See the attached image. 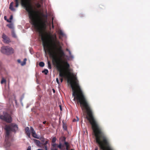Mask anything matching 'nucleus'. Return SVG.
I'll return each mask as SVG.
<instances>
[{
  "label": "nucleus",
  "mask_w": 150,
  "mask_h": 150,
  "mask_svg": "<svg viewBox=\"0 0 150 150\" xmlns=\"http://www.w3.org/2000/svg\"><path fill=\"white\" fill-rule=\"evenodd\" d=\"M49 45L46 36L42 34L41 35V40L44 50L46 53V50L52 58V62L54 64H55L57 69L59 71V76L63 78L65 76L63 71V67L61 63L63 62L64 65V68L66 70H69L70 65L67 62H63L62 58L65 56V54L61 47L58 48L57 45L59 44L55 35L50 37Z\"/></svg>",
  "instance_id": "obj_1"
},
{
  "label": "nucleus",
  "mask_w": 150,
  "mask_h": 150,
  "mask_svg": "<svg viewBox=\"0 0 150 150\" xmlns=\"http://www.w3.org/2000/svg\"><path fill=\"white\" fill-rule=\"evenodd\" d=\"M18 125L15 123H11L5 126V129L6 131L5 135V144L6 147H9L11 145V141H12L11 136L10 135L11 131L15 132L18 129Z\"/></svg>",
  "instance_id": "obj_2"
},
{
  "label": "nucleus",
  "mask_w": 150,
  "mask_h": 150,
  "mask_svg": "<svg viewBox=\"0 0 150 150\" xmlns=\"http://www.w3.org/2000/svg\"><path fill=\"white\" fill-rule=\"evenodd\" d=\"M1 52L7 55L12 54L14 52V50L8 46H4L1 47Z\"/></svg>",
  "instance_id": "obj_3"
},
{
  "label": "nucleus",
  "mask_w": 150,
  "mask_h": 150,
  "mask_svg": "<svg viewBox=\"0 0 150 150\" xmlns=\"http://www.w3.org/2000/svg\"><path fill=\"white\" fill-rule=\"evenodd\" d=\"M0 119L9 123L11 122L12 121L11 116L7 113H4V115H0Z\"/></svg>",
  "instance_id": "obj_4"
},
{
  "label": "nucleus",
  "mask_w": 150,
  "mask_h": 150,
  "mask_svg": "<svg viewBox=\"0 0 150 150\" xmlns=\"http://www.w3.org/2000/svg\"><path fill=\"white\" fill-rule=\"evenodd\" d=\"M2 37L3 41L4 43L8 44L11 42L9 38L4 33L3 34Z\"/></svg>",
  "instance_id": "obj_5"
},
{
  "label": "nucleus",
  "mask_w": 150,
  "mask_h": 150,
  "mask_svg": "<svg viewBox=\"0 0 150 150\" xmlns=\"http://www.w3.org/2000/svg\"><path fill=\"white\" fill-rule=\"evenodd\" d=\"M31 133L32 134V136L35 138L39 139V138L38 137L37 134H36L35 131L34 130L33 128L32 127H30Z\"/></svg>",
  "instance_id": "obj_6"
},
{
  "label": "nucleus",
  "mask_w": 150,
  "mask_h": 150,
  "mask_svg": "<svg viewBox=\"0 0 150 150\" xmlns=\"http://www.w3.org/2000/svg\"><path fill=\"white\" fill-rule=\"evenodd\" d=\"M48 140L46 139L44 142L41 143V146L42 147L41 148H44L45 150H47V145L48 144Z\"/></svg>",
  "instance_id": "obj_7"
},
{
  "label": "nucleus",
  "mask_w": 150,
  "mask_h": 150,
  "mask_svg": "<svg viewBox=\"0 0 150 150\" xmlns=\"http://www.w3.org/2000/svg\"><path fill=\"white\" fill-rule=\"evenodd\" d=\"M25 133L28 136L29 138L30 137V133L29 128L28 127H26L25 128Z\"/></svg>",
  "instance_id": "obj_8"
},
{
  "label": "nucleus",
  "mask_w": 150,
  "mask_h": 150,
  "mask_svg": "<svg viewBox=\"0 0 150 150\" xmlns=\"http://www.w3.org/2000/svg\"><path fill=\"white\" fill-rule=\"evenodd\" d=\"M33 141L35 143V144L37 146L40 147H42L41 146V144H42V143L39 140L35 139H33Z\"/></svg>",
  "instance_id": "obj_9"
},
{
  "label": "nucleus",
  "mask_w": 150,
  "mask_h": 150,
  "mask_svg": "<svg viewBox=\"0 0 150 150\" xmlns=\"http://www.w3.org/2000/svg\"><path fill=\"white\" fill-rule=\"evenodd\" d=\"M13 4H14V3L13 2H11L10 4L9 8L11 11H15V9L13 7Z\"/></svg>",
  "instance_id": "obj_10"
},
{
  "label": "nucleus",
  "mask_w": 150,
  "mask_h": 150,
  "mask_svg": "<svg viewBox=\"0 0 150 150\" xmlns=\"http://www.w3.org/2000/svg\"><path fill=\"white\" fill-rule=\"evenodd\" d=\"M63 146L62 145L61 143H60L59 145L58 144L57 147L59 148L60 150H62L63 149Z\"/></svg>",
  "instance_id": "obj_11"
},
{
  "label": "nucleus",
  "mask_w": 150,
  "mask_h": 150,
  "mask_svg": "<svg viewBox=\"0 0 150 150\" xmlns=\"http://www.w3.org/2000/svg\"><path fill=\"white\" fill-rule=\"evenodd\" d=\"M26 60H27V59L26 58H25L24 59L23 61L21 62V66H23L26 63Z\"/></svg>",
  "instance_id": "obj_12"
},
{
  "label": "nucleus",
  "mask_w": 150,
  "mask_h": 150,
  "mask_svg": "<svg viewBox=\"0 0 150 150\" xmlns=\"http://www.w3.org/2000/svg\"><path fill=\"white\" fill-rule=\"evenodd\" d=\"M58 145L57 144H56L54 143H52V148H56V147H57V146Z\"/></svg>",
  "instance_id": "obj_13"
},
{
  "label": "nucleus",
  "mask_w": 150,
  "mask_h": 150,
  "mask_svg": "<svg viewBox=\"0 0 150 150\" xmlns=\"http://www.w3.org/2000/svg\"><path fill=\"white\" fill-rule=\"evenodd\" d=\"M48 64V68L49 69H51V64L50 61H48L47 62Z\"/></svg>",
  "instance_id": "obj_14"
},
{
  "label": "nucleus",
  "mask_w": 150,
  "mask_h": 150,
  "mask_svg": "<svg viewBox=\"0 0 150 150\" xmlns=\"http://www.w3.org/2000/svg\"><path fill=\"white\" fill-rule=\"evenodd\" d=\"M42 72L44 73L45 75H47L48 72V71L47 69H45L42 71Z\"/></svg>",
  "instance_id": "obj_15"
},
{
  "label": "nucleus",
  "mask_w": 150,
  "mask_h": 150,
  "mask_svg": "<svg viewBox=\"0 0 150 150\" xmlns=\"http://www.w3.org/2000/svg\"><path fill=\"white\" fill-rule=\"evenodd\" d=\"M39 66L41 67H43L44 66V63L43 62H40L39 63Z\"/></svg>",
  "instance_id": "obj_16"
},
{
  "label": "nucleus",
  "mask_w": 150,
  "mask_h": 150,
  "mask_svg": "<svg viewBox=\"0 0 150 150\" xmlns=\"http://www.w3.org/2000/svg\"><path fill=\"white\" fill-rule=\"evenodd\" d=\"M6 83V80L4 79L3 78H2V79L1 81V83L2 84L4 83Z\"/></svg>",
  "instance_id": "obj_17"
},
{
  "label": "nucleus",
  "mask_w": 150,
  "mask_h": 150,
  "mask_svg": "<svg viewBox=\"0 0 150 150\" xmlns=\"http://www.w3.org/2000/svg\"><path fill=\"white\" fill-rule=\"evenodd\" d=\"M40 139L41 141V142H42V143L46 141L45 139L43 137H41L40 138Z\"/></svg>",
  "instance_id": "obj_18"
},
{
  "label": "nucleus",
  "mask_w": 150,
  "mask_h": 150,
  "mask_svg": "<svg viewBox=\"0 0 150 150\" xmlns=\"http://www.w3.org/2000/svg\"><path fill=\"white\" fill-rule=\"evenodd\" d=\"M7 26L10 28L11 29H13V25L12 24H9L7 25Z\"/></svg>",
  "instance_id": "obj_19"
},
{
  "label": "nucleus",
  "mask_w": 150,
  "mask_h": 150,
  "mask_svg": "<svg viewBox=\"0 0 150 150\" xmlns=\"http://www.w3.org/2000/svg\"><path fill=\"white\" fill-rule=\"evenodd\" d=\"M56 140V139L55 137H54L52 138V143H55Z\"/></svg>",
  "instance_id": "obj_20"
},
{
  "label": "nucleus",
  "mask_w": 150,
  "mask_h": 150,
  "mask_svg": "<svg viewBox=\"0 0 150 150\" xmlns=\"http://www.w3.org/2000/svg\"><path fill=\"white\" fill-rule=\"evenodd\" d=\"M13 16L12 15H11L10 16V20H7V21H8V22H11V20H12L13 19Z\"/></svg>",
  "instance_id": "obj_21"
},
{
  "label": "nucleus",
  "mask_w": 150,
  "mask_h": 150,
  "mask_svg": "<svg viewBox=\"0 0 150 150\" xmlns=\"http://www.w3.org/2000/svg\"><path fill=\"white\" fill-rule=\"evenodd\" d=\"M61 140L62 142H64L65 141L66 139V138L64 137H63L61 138Z\"/></svg>",
  "instance_id": "obj_22"
},
{
  "label": "nucleus",
  "mask_w": 150,
  "mask_h": 150,
  "mask_svg": "<svg viewBox=\"0 0 150 150\" xmlns=\"http://www.w3.org/2000/svg\"><path fill=\"white\" fill-rule=\"evenodd\" d=\"M63 127L64 129L66 130V128H67L66 125L64 123H63Z\"/></svg>",
  "instance_id": "obj_23"
},
{
  "label": "nucleus",
  "mask_w": 150,
  "mask_h": 150,
  "mask_svg": "<svg viewBox=\"0 0 150 150\" xmlns=\"http://www.w3.org/2000/svg\"><path fill=\"white\" fill-rule=\"evenodd\" d=\"M79 16L80 17H82L84 16V15L82 13H80L79 15Z\"/></svg>",
  "instance_id": "obj_24"
},
{
  "label": "nucleus",
  "mask_w": 150,
  "mask_h": 150,
  "mask_svg": "<svg viewBox=\"0 0 150 150\" xmlns=\"http://www.w3.org/2000/svg\"><path fill=\"white\" fill-rule=\"evenodd\" d=\"M56 80L57 82V84L59 85L60 84V83L59 81V79H58V78H57Z\"/></svg>",
  "instance_id": "obj_25"
},
{
  "label": "nucleus",
  "mask_w": 150,
  "mask_h": 150,
  "mask_svg": "<svg viewBox=\"0 0 150 150\" xmlns=\"http://www.w3.org/2000/svg\"><path fill=\"white\" fill-rule=\"evenodd\" d=\"M39 128L41 129H43V128H42L43 125L41 124H39Z\"/></svg>",
  "instance_id": "obj_26"
},
{
  "label": "nucleus",
  "mask_w": 150,
  "mask_h": 150,
  "mask_svg": "<svg viewBox=\"0 0 150 150\" xmlns=\"http://www.w3.org/2000/svg\"><path fill=\"white\" fill-rule=\"evenodd\" d=\"M59 34L61 35H63L64 34L62 31H60L59 32Z\"/></svg>",
  "instance_id": "obj_27"
},
{
  "label": "nucleus",
  "mask_w": 150,
  "mask_h": 150,
  "mask_svg": "<svg viewBox=\"0 0 150 150\" xmlns=\"http://www.w3.org/2000/svg\"><path fill=\"white\" fill-rule=\"evenodd\" d=\"M51 150H58L56 148H52Z\"/></svg>",
  "instance_id": "obj_28"
},
{
  "label": "nucleus",
  "mask_w": 150,
  "mask_h": 150,
  "mask_svg": "<svg viewBox=\"0 0 150 150\" xmlns=\"http://www.w3.org/2000/svg\"><path fill=\"white\" fill-rule=\"evenodd\" d=\"M53 18H52V27L53 28H54V26L53 24Z\"/></svg>",
  "instance_id": "obj_29"
},
{
  "label": "nucleus",
  "mask_w": 150,
  "mask_h": 150,
  "mask_svg": "<svg viewBox=\"0 0 150 150\" xmlns=\"http://www.w3.org/2000/svg\"><path fill=\"white\" fill-rule=\"evenodd\" d=\"M27 150H31V147L30 146H28Z\"/></svg>",
  "instance_id": "obj_30"
},
{
  "label": "nucleus",
  "mask_w": 150,
  "mask_h": 150,
  "mask_svg": "<svg viewBox=\"0 0 150 150\" xmlns=\"http://www.w3.org/2000/svg\"><path fill=\"white\" fill-rule=\"evenodd\" d=\"M64 144L66 145V146H68V145H69L68 144V143L67 142H64Z\"/></svg>",
  "instance_id": "obj_31"
},
{
  "label": "nucleus",
  "mask_w": 150,
  "mask_h": 150,
  "mask_svg": "<svg viewBox=\"0 0 150 150\" xmlns=\"http://www.w3.org/2000/svg\"><path fill=\"white\" fill-rule=\"evenodd\" d=\"M14 99H13V100H14V101L15 102V103H16H16H17V101H16V99L15 97L14 96Z\"/></svg>",
  "instance_id": "obj_32"
},
{
  "label": "nucleus",
  "mask_w": 150,
  "mask_h": 150,
  "mask_svg": "<svg viewBox=\"0 0 150 150\" xmlns=\"http://www.w3.org/2000/svg\"><path fill=\"white\" fill-rule=\"evenodd\" d=\"M17 62H18V63H21V62L20 59H18L17 60Z\"/></svg>",
  "instance_id": "obj_33"
},
{
  "label": "nucleus",
  "mask_w": 150,
  "mask_h": 150,
  "mask_svg": "<svg viewBox=\"0 0 150 150\" xmlns=\"http://www.w3.org/2000/svg\"><path fill=\"white\" fill-rule=\"evenodd\" d=\"M69 145L66 146L67 150H69Z\"/></svg>",
  "instance_id": "obj_34"
},
{
  "label": "nucleus",
  "mask_w": 150,
  "mask_h": 150,
  "mask_svg": "<svg viewBox=\"0 0 150 150\" xmlns=\"http://www.w3.org/2000/svg\"><path fill=\"white\" fill-rule=\"evenodd\" d=\"M60 80L61 82L62 83L63 82V78H60Z\"/></svg>",
  "instance_id": "obj_35"
},
{
  "label": "nucleus",
  "mask_w": 150,
  "mask_h": 150,
  "mask_svg": "<svg viewBox=\"0 0 150 150\" xmlns=\"http://www.w3.org/2000/svg\"><path fill=\"white\" fill-rule=\"evenodd\" d=\"M24 97V96L23 95L22 96L21 99V101Z\"/></svg>",
  "instance_id": "obj_36"
},
{
  "label": "nucleus",
  "mask_w": 150,
  "mask_h": 150,
  "mask_svg": "<svg viewBox=\"0 0 150 150\" xmlns=\"http://www.w3.org/2000/svg\"><path fill=\"white\" fill-rule=\"evenodd\" d=\"M2 67V63L1 62H0V68H1Z\"/></svg>",
  "instance_id": "obj_37"
},
{
  "label": "nucleus",
  "mask_w": 150,
  "mask_h": 150,
  "mask_svg": "<svg viewBox=\"0 0 150 150\" xmlns=\"http://www.w3.org/2000/svg\"><path fill=\"white\" fill-rule=\"evenodd\" d=\"M38 7L39 8L40 7V5L39 4H38Z\"/></svg>",
  "instance_id": "obj_38"
},
{
  "label": "nucleus",
  "mask_w": 150,
  "mask_h": 150,
  "mask_svg": "<svg viewBox=\"0 0 150 150\" xmlns=\"http://www.w3.org/2000/svg\"><path fill=\"white\" fill-rule=\"evenodd\" d=\"M46 122V121H44V122H43V123L44 124H45Z\"/></svg>",
  "instance_id": "obj_39"
},
{
  "label": "nucleus",
  "mask_w": 150,
  "mask_h": 150,
  "mask_svg": "<svg viewBox=\"0 0 150 150\" xmlns=\"http://www.w3.org/2000/svg\"><path fill=\"white\" fill-rule=\"evenodd\" d=\"M76 121V120L75 119H74L73 120V122H75Z\"/></svg>",
  "instance_id": "obj_40"
},
{
  "label": "nucleus",
  "mask_w": 150,
  "mask_h": 150,
  "mask_svg": "<svg viewBox=\"0 0 150 150\" xmlns=\"http://www.w3.org/2000/svg\"><path fill=\"white\" fill-rule=\"evenodd\" d=\"M52 90H53V92H54V93L55 92V90H54V89H52Z\"/></svg>",
  "instance_id": "obj_41"
},
{
  "label": "nucleus",
  "mask_w": 150,
  "mask_h": 150,
  "mask_svg": "<svg viewBox=\"0 0 150 150\" xmlns=\"http://www.w3.org/2000/svg\"><path fill=\"white\" fill-rule=\"evenodd\" d=\"M69 52L70 54H71V52L70 50H69Z\"/></svg>",
  "instance_id": "obj_42"
},
{
  "label": "nucleus",
  "mask_w": 150,
  "mask_h": 150,
  "mask_svg": "<svg viewBox=\"0 0 150 150\" xmlns=\"http://www.w3.org/2000/svg\"><path fill=\"white\" fill-rule=\"evenodd\" d=\"M37 150H43V149H38Z\"/></svg>",
  "instance_id": "obj_43"
},
{
  "label": "nucleus",
  "mask_w": 150,
  "mask_h": 150,
  "mask_svg": "<svg viewBox=\"0 0 150 150\" xmlns=\"http://www.w3.org/2000/svg\"><path fill=\"white\" fill-rule=\"evenodd\" d=\"M4 19H5V20H6V16H5L4 17Z\"/></svg>",
  "instance_id": "obj_44"
},
{
  "label": "nucleus",
  "mask_w": 150,
  "mask_h": 150,
  "mask_svg": "<svg viewBox=\"0 0 150 150\" xmlns=\"http://www.w3.org/2000/svg\"><path fill=\"white\" fill-rule=\"evenodd\" d=\"M95 150H98V148H96L95 149Z\"/></svg>",
  "instance_id": "obj_45"
},
{
  "label": "nucleus",
  "mask_w": 150,
  "mask_h": 150,
  "mask_svg": "<svg viewBox=\"0 0 150 150\" xmlns=\"http://www.w3.org/2000/svg\"><path fill=\"white\" fill-rule=\"evenodd\" d=\"M66 50H67V51H68V52H69V49H67Z\"/></svg>",
  "instance_id": "obj_46"
},
{
  "label": "nucleus",
  "mask_w": 150,
  "mask_h": 150,
  "mask_svg": "<svg viewBox=\"0 0 150 150\" xmlns=\"http://www.w3.org/2000/svg\"><path fill=\"white\" fill-rule=\"evenodd\" d=\"M60 110H62V108H61V106H60Z\"/></svg>",
  "instance_id": "obj_47"
}]
</instances>
